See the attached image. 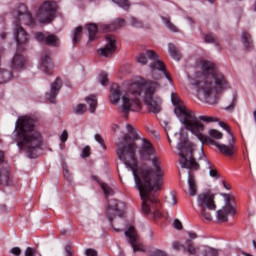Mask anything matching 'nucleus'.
Segmentation results:
<instances>
[{
	"label": "nucleus",
	"mask_w": 256,
	"mask_h": 256,
	"mask_svg": "<svg viewBox=\"0 0 256 256\" xmlns=\"http://www.w3.org/2000/svg\"><path fill=\"white\" fill-rule=\"evenodd\" d=\"M138 63L141 65H149L151 69V77L155 80L136 79L130 80L121 90L119 85L113 84L110 88V102L112 105L120 104V111L127 118L129 113L140 111L142 99L150 113H161V97L157 95L161 84L158 82L162 75L169 78V74L165 68V63L159 59V55L153 50H147L144 54H139L137 57Z\"/></svg>",
	"instance_id": "1"
},
{
	"label": "nucleus",
	"mask_w": 256,
	"mask_h": 256,
	"mask_svg": "<svg viewBox=\"0 0 256 256\" xmlns=\"http://www.w3.org/2000/svg\"><path fill=\"white\" fill-rule=\"evenodd\" d=\"M128 135L123 137V141L117 144V155L120 161L132 171L136 187L145 201L151 191H161L165 183V170L161 164V159L157 157V151L149 140L143 139L139 150L141 161H151L152 167L144 163L137 165V144L139 140L137 129L131 124H126Z\"/></svg>",
	"instance_id": "2"
},
{
	"label": "nucleus",
	"mask_w": 256,
	"mask_h": 256,
	"mask_svg": "<svg viewBox=\"0 0 256 256\" xmlns=\"http://www.w3.org/2000/svg\"><path fill=\"white\" fill-rule=\"evenodd\" d=\"M188 82L194 87L199 99L207 103H217V95L229 89V81L223 73L215 68V64L207 60H199L188 74Z\"/></svg>",
	"instance_id": "3"
},
{
	"label": "nucleus",
	"mask_w": 256,
	"mask_h": 256,
	"mask_svg": "<svg viewBox=\"0 0 256 256\" xmlns=\"http://www.w3.org/2000/svg\"><path fill=\"white\" fill-rule=\"evenodd\" d=\"M171 101L172 105L174 106V113L176 117H178L179 121L182 122V125H184L186 131H191L192 135H195V137H197L201 143H205L207 141L209 143V141H213V139L216 141L223 139V133L217 129H210L208 131V137L203 134V131H205V125L199 122L193 111L187 109L177 93L171 94Z\"/></svg>",
	"instance_id": "4"
},
{
	"label": "nucleus",
	"mask_w": 256,
	"mask_h": 256,
	"mask_svg": "<svg viewBox=\"0 0 256 256\" xmlns=\"http://www.w3.org/2000/svg\"><path fill=\"white\" fill-rule=\"evenodd\" d=\"M15 131H18V145L22 149L28 150L30 159H35L37 154H33V152L41 147V134L35 131L33 119L27 116L19 118L16 122Z\"/></svg>",
	"instance_id": "5"
},
{
	"label": "nucleus",
	"mask_w": 256,
	"mask_h": 256,
	"mask_svg": "<svg viewBox=\"0 0 256 256\" xmlns=\"http://www.w3.org/2000/svg\"><path fill=\"white\" fill-rule=\"evenodd\" d=\"M180 139V143L177 146L180 157V165L183 169H191L192 171H199L200 166L195 158H193V151H195V145L187 140V130L182 128L177 134Z\"/></svg>",
	"instance_id": "6"
},
{
	"label": "nucleus",
	"mask_w": 256,
	"mask_h": 256,
	"mask_svg": "<svg viewBox=\"0 0 256 256\" xmlns=\"http://www.w3.org/2000/svg\"><path fill=\"white\" fill-rule=\"evenodd\" d=\"M197 206L200 209V215L207 221H211L213 216L209 211H215V209H217V204H215V194L211 191L200 193L197 196Z\"/></svg>",
	"instance_id": "7"
},
{
	"label": "nucleus",
	"mask_w": 256,
	"mask_h": 256,
	"mask_svg": "<svg viewBox=\"0 0 256 256\" xmlns=\"http://www.w3.org/2000/svg\"><path fill=\"white\" fill-rule=\"evenodd\" d=\"M220 127L227 131V141L228 144H221L215 140H209L210 145H214L218 148L222 155H226V157H233L234 153H237V147H235V137H233V133H231V129L224 122H220Z\"/></svg>",
	"instance_id": "8"
},
{
	"label": "nucleus",
	"mask_w": 256,
	"mask_h": 256,
	"mask_svg": "<svg viewBox=\"0 0 256 256\" xmlns=\"http://www.w3.org/2000/svg\"><path fill=\"white\" fill-rule=\"evenodd\" d=\"M157 191L161 190H152L147 195L146 199L144 200L143 197L140 195L142 200V211L146 215H149L151 211H153L154 219H160L161 211L157 209L156 203H159V199L157 198Z\"/></svg>",
	"instance_id": "9"
},
{
	"label": "nucleus",
	"mask_w": 256,
	"mask_h": 256,
	"mask_svg": "<svg viewBox=\"0 0 256 256\" xmlns=\"http://www.w3.org/2000/svg\"><path fill=\"white\" fill-rule=\"evenodd\" d=\"M57 5L51 1L44 2L38 9L37 19L41 23H51L55 19Z\"/></svg>",
	"instance_id": "10"
},
{
	"label": "nucleus",
	"mask_w": 256,
	"mask_h": 256,
	"mask_svg": "<svg viewBox=\"0 0 256 256\" xmlns=\"http://www.w3.org/2000/svg\"><path fill=\"white\" fill-rule=\"evenodd\" d=\"M15 20L14 25L17 27H21V25H34L35 20H33V16L27 10V6L21 4L18 6L16 13L14 14Z\"/></svg>",
	"instance_id": "11"
},
{
	"label": "nucleus",
	"mask_w": 256,
	"mask_h": 256,
	"mask_svg": "<svg viewBox=\"0 0 256 256\" xmlns=\"http://www.w3.org/2000/svg\"><path fill=\"white\" fill-rule=\"evenodd\" d=\"M125 213V203L115 199L109 200L106 206V217L109 221H114L115 217H123Z\"/></svg>",
	"instance_id": "12"
},
{
	"label": "nucleus",
	"mask_w": 256,
	"mask_h": 256,
	"mask_svg": "<svg viewBox=\"0 0 256 256\" xmlns=\"http://www.w3.org/2000/svg\"><path fill=\"white\" fill-rule=\"evenodd\" d=\"M237 213V208L235 205L227 202L220 210L216 212V218L219 223H227L229 221L230 215H235Z\"/></svg>",
	"instance_id": "13"
},
{
	"label": "nucleus",
	"mask_w": 256,
	"mask_h": 256,
	"mask_svg": "<svg viewBox=\"0 0 256 256\" xmlns=\"http://www.w3.org/2000/svg\"><path fill=\"white\" fill-rule=\"evenodd\" d=\"M125 236L129 238L134 253L137 251H145V246L139 241V235L135 227L130 226L128 230L125 231Z\"/></svg>",
	"instance_id": "14"
},
{
	"label": "nucleus",
	"mask_w": 256,
	"mask_h": 256,
	"mask_svg": "<svg viewBox=\"0 0 256 256\" xmlns=\"http://www.w3.org/2000/svg\"><path fill=\"white\" fill-rule=\"evenodd\" d=\"M116 49L117 40L115 39V36L108 35L106 36V45L102 49L98 50V53L99 55H102V57H109L115 53Z\"/></svg>",
	"instance_id": "15"
},
{
	"label": "nucleus",
	"mask_w": 256,
	"mask_h": 256,
	"mask_svg": "<svg viewBox=\"0 0 256 256\" xmlns=\"http://www.w3.org/2000/svg\"><path fill=\"white\" fill-rule=\"evenodd\" d=\"M198 159L199 161H202L204 169H207L209 171L210 177H215L216 179H219V172H217V168L215 167V165L211 164L209 159H207L205 152H203V146H201L200 148V155Z\"/></svg>",
	"instance_id": "16"
},
{
	"label": "nucleus",
	"mask_w": 256,
	"mask_h": 256,
	"mask_svg": "<svg viewBox=\"0 0 256 256\" xmlns=\"http://www.w3.org/2000/svg\"><path fill=\"white\" fill-rule=\"evenodd\" d=\"M14 39L18 43V51L21 49V45H25L29 41V36L23 27L16 26L14 27Z\"/></svg>",
	"instance_id": "17"
},
{
	"label": "nucleus",
	"mask_w": 256,
	"mask_h": 256,
	"mask_svg": "<svg viewBox=\"0 0 256 256\" xmlns=\"http://www.w3.org/2000/svg\"><path fill=\"white\" fill-rule=\"evenodd\" d=\"M35 39L36 41H40L41 43H45L46 45H53L54 47L58 45L59 43V38L55 36L54 34H49V33H41L37 32L35 34Z\"/></svg>",
	"instance_id": "18"
},
{
	"label": "nucleus",
	"mask_w": 256,
	"mask_h": 256,
	"mask_svg": "<svg viewBox=\"0 0 256 256\" xmlns=\"http://www.w3.org/2000/svg\"><path fill=\"white\" fill-rule=\"evenodd\" d=\"M61 87H63V82L61 81V78H56V80L51 85L50 92L46 93V99H48L50 103H55V97L59 95Z\"/></svg>",
	"instance_id": "19"
},
{
	"label": "nucleus",
	"mask_w": 256,
	"mask_h": 256,
	"mask_svg": "<svg viewBox=\"0 0 256 256\" xmlns=\"http://www.w3.org/2000/svg\"><path fill=\"white\" fill-rule=\"evenodd\" d=\"M42 71L46 73V75H52L53 69H55V65L53 64V60L49 57V54L42 55Z\"/></svg>",
	"instance_id": "20"
},
{
	"label": "nucleus",
	"mask_w": 256,
	"mask_h": 256,
	"mask_svg": "<svg viewBox=\"0 0 256 256\" xmlns=\"http://www.w3.org/2000/svg\"><path fill=\"white\" fill-rule=\"evenodd\" d=\"M3 161H5V154L3 151H0V163H3ZM3 183H5V185H12L11 175L9 171L0 169V185H3Z\"/></svg>",
	"instance_id": "21"
},
{
	"label": "nucleus",
	"mask_w": 256,
	"mask_h": 256,
	"mask_svg": "<svg viewBox=\"0 0 256 256\" xmlns=\"http://www.w3.org/2000/svg\"><path fill=\"white\" fill-rule=\"evenodd\" d=\"M125 25V20L121 18H117L110 25H102V31H117V29H121Z\"/></svg>",
	"instance_id": "22"
},
{
	"label": "nucleus",
	"mask_w": 256,
	"mask_h": 256,
	"mask_svg": "<svg viewBox=\"0 0 256 256\" xmlns=\"http://www.w3.org/2000/svg\"><path fill=\"white\" fill-rule=\"evenodd\" d=\"M188 195H190V197L197 195V182L195 181V176L192 174L188 176Z\"/></svg>",
	"instance_id": "23"
},
{
	"label": "nucleus",
	"mask_w": 256,
	"mask_h": 256,
	"mask_svg": "<svg viewBox=\"0 0 256 256\" xmlns=\"http://www.w3.org/2000/svg\"><path fill=\"white\" fill-rule=\"evenodd\" d=\"M23 65H25V58L23 57V55L16 54L11 62L12 69H23Z\"/></svg>",
	"instance_id": "24"
},
{
	"label": "nucleus",
	"mask_w": 256,
	"mask_h": 256,
	"mask_svg": "<svg viewBox=\"0 0 256 256\" xmlns=\"http://www.w3.org/2000/svg\"><path fill=\"white\" fill-rule=\"evenodd\" d=\"M85 101L89 105L90 113H95V111L97 110V105H98L97 96L90 95L85 98Z\"/></svg>",
	"instance_id": "25"
},
{
	"label": "nucleus",
	"mask_w": 256,
	"mask_h": 256,
	"mask_svg": "<svg viewBox=\"0 0 256 256\" xmlns=\"http://www.w3.org/2000/svg\"><path fill=\"white\" fill-rule=\"evenodd\" d=\"M185 251H187V253H189V255H197V252L199 251V248L195 246L193 241L186 240Z\"/></svg>",
	"instance_id": "26"
},
{
	"label": "nucleus",
	"mask_w": 256,
	"mask_h": 256,
	"mask_svg": "<svg viewBox=\"0 0 256 256\" xmlns=\"http://www.w3.org/2000/svg\"><path fill=\"white\" fill-rule=\"evenodd\" d=\"M12 77L13 74L11 72L0 69V85L3 83H8V81H11Z\"/></svg>",
	"instance_id": "27"
},
{
	"label": "nucleus",
	"mask_w": 256,
	"mask_h": 256,
	"mask_svg": "<svg viewBox=\"0 0 256 256\" xmlns=\"http://www.w3.org/2000/svg\"><path fill=\"white\" fill-rule=\"evenodd\" d=\"M168 49L172 58H174L176 61L181 60V54L179 53V50H177V47H175V45L169 44Z\"/></svg>",
	"instance_id": "28"
},
{
	"label": "nucleus",
	"mask_w": 256,
	"mask_h": 256,
	"mask_svg": "<svg viewBox=\"0 0 256 256\" xmlns=\"http://www.w3.org/2000/svg\"><path fill=\"white\" fill-rule=\"evenodd\" d=\"M86 29L88 31V36L90 41H93L95 39V35H97V25L96 24H88L86 26Z\"/></svg>",
	"instance_id": "29"
},
{
	"label": "nucleus",
	"mask_w": 256,
	"mask_h": 256,
	"mask_svg": "<svg viewBox=\"0 0 256 256\" xmlns=\"http://www.w3.org/2000/svg\"><path fill=\"white\" fill-rule=\"evenodd\" d=\"M242 43L246 49H251V45H252L251 34L244 32L242 34Z\"/></svg>",
	"instance_id": "30"
},
{
	"label": "nucleus",
	"mask_w": 256,
	"mask_h": 256,
	"mask_svg": "<svg viewBox=\"0 0 256 256\" xmlns=\"http://www.w3.org/2000/svg\"><path fill=\"white\" fill-rule=\"evenodd\" d=\"M197 120L199 121V123H201V121H203V123H217V121H219L217 117L207 116V115L199 116Z\"/></svg>",
	"instance_id": "31"
},
{
	"label": "nucleus",
	"mask_w": 256,
	"mask_h": 256,
	"mask_svg": "<svg viewBox=\"0 0 256 256\" xmlns=\"http://www.w3.org/2000/svg\"><path fill=\"white\" fill-rule=\"evenodd\" d=\"M83 33V27L78 26L73 33V42L78 43L81 41V35Z\"/></svg>",
	"instance_id": "32"
},
{
	"label": "nucleus",
	"mask_w": 256,
	"mask_h": 256,
	"mask_svg": "<svg viewBox=\"0 0 256 256\" xmlns=\"http://www.w3.org/2000/svg\"><path fill=\"white\" fill-rule=\"evenodd\" d=\"M202 255L203 256H218L217 250L208 247V246H204L203 250H202Z\"/></svg>",
	"instance_id": "33"
},
{
	"label": "nucleus",
	"mask_w": 256,
	"mask_h": 256,
	"mask_svg": "<svg viewBox=\"0 0 256 256\" xmlns=\"http://www.w3.org/2000/svg\"><path fill=\"white\" fill-rule=\"evenodd\" d=\"M100 185L105 197H110V195H113V189L109 187V185L105 183H102Z\"/></svg>",
	"instance_id": "34"
},
{
	"label": "nucleus",
	"mask_w": 256,
	"mask_h": 256,
	"mask_svg": "<svg viewBox=\"0 0 256 256\" xmlns=\"http://www.w3.org/2000/svg\"><path fill=\"white\" fill-rule=\"evenodd\" d=\"M85 111H87V106H85V104H78L74 107V113H76V115H83Z\"/></svg>",
	"instance_id": "35"
},
{
	"label": "nucleus",
	"mask_w": 256,
	"mask_h": 256,
	"mask_svg": "<svg viewBox=\"0 0 256 256\" xmlns=\"http://www.w3.org/2000/svg\"><path fill=\"white\" fill-rule=\"evenodd\" d=\"M130 23L132 27H136V29H141L143 28V22L139 21L137 18L135 17H131L130 18Z\"/></svg>",
	"instance_id": "36"
},
{
	"label": "nucleus",
	"mask_w": 256,
	"mask_h": 256,
	"mask_svg": "<svg viewBox=\"0 0 256 256\" xmlns=\"http://www.w3.org/2000/svg\"><path fill=\"white\" fill-rule=\"evenodd\" d=\"M94 138L95 141H97V143L101 145L102 149H107V147L105 146V140L103 139V136H101L100 134H95Z\"/></svg>",
	"instance_id": "37"
},
{
	"label": "nucleus",
	"mask_w": 256,
	"mask_h": 256,
	"mask_svg": "<svg viewBox=\"0 0 256 256\" xmlns=\"http://www.w3.org/2000/svg\"><path fill=\"white\" fill-rule=\"evenodd\" d=\"M115 3H117L118 5H120V7H122V9H125L127 11V9H129V1L128 0H114Z\"/></svg>",
	"instance_id": "38"
},
{
	"label": "nucleus",
	"mask_w": 256,
	"mask_h": 256,
	"mask_svg": "<svg viewBox=\"0 0 256 256\" xmlns=\"http://www.w3.org/2000/svg\"><path fill=\"white\" fill-rule=\"evenodd\" d=\"M235 105H237V98L235 96L232 97L231 103L226 106V111H233L235 109Z\"/></svg>",
	"instance_id": "39"
},
{
	"label": "nucleus",
	"mask_w": 256,
	"mask_h": 256,
	"mask_svg": "<svg viewBox=\"0 0 256 256\" xmlns=\"http://www.w3.org/2000/svg\"><path fill=\"white\" fill-rule=\"evenodd\" d=\"M164 21L168 27V29H170V31H173L174 33H177V26H175L173 23H171V21H169V19L164 18Z\"/></svg>",
	"instance_id": "40"
},
{
	"label": "nucleus",
	"mask_w": 256,
	"mask_h": 256,
	"mask_svg": "<svg viewBox=\"0 0 256 256\" xmlns=\"http://www.w3.org/2000/svg\"><path fill=\"white\" fill-rule=\"evenodd\" d=\"M99 81H100L101 85H107V83L109 82V78H107V73L102 72L100 74Z\"/></svg>",
	"instance_id": "41"
},
{
	"label": "nucleus",
	"mask_w": 256,
	"mask_h": 256,
	"mask_svg": "<svg viewBox=\"0 0 256 256\" xmlns=\"http://www.w3.org/2000/svg\"><path fill=\"white\" fill-rule=\"evenodd\" d=\"M89 155H91V147L90 146H86L82 150L81 157L85 158V157H89Z\"/></svg>",
	"instance_id": "42"
},
{
	"label": "nucleus",
	"mask_w": 256,
	"mask_h": 256,
	"mask_svg": "<svg viewBox=\"0 0 256 256\" xmlns=\"http://www.w3.org/2000/svg\"><path fill=\"white\" fill-rule=\"evenodd\" d=\"M172 247L176 251H181V249H183V251H185V246L183 244L179 243V242H173Z\"/></svg>",
	"instance_id": "43"
},
{
	"label": "nucleus",
	"mask_w": 256,
	"mask_h": 256,
	"mask_svg": "<svg viewBox=\"0 0 256 256\" xmlns=\"http://www.w3.org/2000/svg\"><path fill=\"white\" fill-rule=\"evenodd\" d=\"M67 139H69V133L67 132V130H64L62 132V134L60 135V141L62 143H65V141H67Z\"/></svg>",
	"instance_id": "44"
},
{
	"label": "nucleus",
	"mask_w": 256,
	"mask_h": 256,
	"mask_svg": "<svg viewBox=\"0 0 256 256\" xmlns=\"http://www.w3.org/2000/svg\"><path fill=\"white\" fill-rule=\"evenodd\" d=\"M35 253H36L35 248L28 247V248H26L24 255L25 256H35Z\"/></svg>",
	"instance_id": "45"
},
{
	"label": "nucleus",
	"mask_w": 256,
	"mask_h": 256,
	"mask_svg": "<svg viewBox=\"0 0 256 256\" xmlns=\"http://www.w3.org/2000/svg\"><path fill=\"white\" fill-rule=\"evenodd\" d=\"M86 256H97V250L89 248L85 251Z\"/></svg>",
	"instance_id": "46"
},
{
	"label": "nucleus",
	"mask_w": 256,
	"mask_h": 256,
	"mask_svg": "<svg viewBox=\"0 0 256 256\" xmlns=\"http://www.w3.org/2000/svg\"><path fill=\"white\" fill-rule=\"evenodd\" d=\"M10 253H11L12 255L19 256V255H21V248H19V247H14V248H12V249L10 250Z\"/></svg>",
	"instance_id": "47"
},
{
	"label": "nucleus",
	"mask_w": 256,
	"mask_h": 256,
	"mask_svg": "<svg viewBox=\"0 0 256 256\" xmlns=\"http://www.w3.org/2000/svg\"><path fill=\"white\" fill-rule=\"evenodd\" d=\"M205 41H206V43H215V38L213 35L208 34L205 36Z\"/></svg>",
	"instance_id": "48"
},
{
	"label": "nucleus",
	"mask_w": 256,
	"mask_h": 256,
	"mask_svg": "<svg viewBox=\"0 0 256 256\" xmlns=\"http://www.w3.org/2000/svg\"><path fill=\"white\" fill-rule=\"evenodd\" d=\"M151 256H167V254L162 250H155L152 252Z\"/></svg>",
	"instance_id": "49"
},
{
	"label": "nucleus",
	"mask_w": 256,
	"mask_h": 256,
	"mask_svg": "<svg viewBox=\"0 0 256 256\" xmlns=\"http://www.w3.org/2000/svg\"><path fill=\"white\" fill-rule=\"evenodd\" d=\"M65 253H66V256H73V252L71 251V245L67 244L65 246Z\"/></svg>",
	"instance_id": "50"
},
{
	"label": "nucleus",
	"mask_w": 256,
	"mask_h": 256,
	"mask_svg": "<svg viewBox=\"0 0 256 256\" xmlns=\"http://www.w3.org/2000/svg\"><path fill=\"white\" fill-rule=\"evenodd\" d=\"M174 227L175 229H183V224L179 220L174 221Z\"/></svg>",
	"instance_id": "51"
},
{
	"label": "nucleus",
	"mask_w": 256,
	"mask_h": 256,
	"mask_svg": "<svg viewBox=\"0 0 256 256\" xmlns=\"http://www.w3.org/2000/svg\"><path fill=\"white\" fill-rule=\"evenodd\" d=\"M111 225H112V228L114 229V231H117V232L121 231V228H119V226H117V224L112 222Z\"/></svg>",
	"instance_id": "52"
},
{
	"label": "nucleus",
	"mask_w": 256,
	"mask_h": 256,
	"mask_svg": "<svg viewBox=\"0 0 256 256\" xmlns=\"http://www.w3.org/2000/svg\"><path fill=\"white\" fill-rule=\"evenodd\" d=\"M190 239H197V234L193 233V232H189L188 233Z\"/></svg>",
	"instance_id": "53"
},
{
	"label": "nucleus",
	"mask_w": 256,
	"mask_h": 256,
	"mask_svg": "<svg viewBox=\"0 0 256 256\" xmlns=\"http://www.w3.org/2000/svg\"><path fill=\"white\" fill-rule=\"evenodd\" d=\"M172 199V205H177V200L175 199V196H171Z\"/></svg>",
	"instance_id": "54"
},
{
	"label": "nucleus",
	"mask_w": 256,
	"mask_h": 256,
	"mask_svg": "<svg viewBox=\"0 0 256 256\" xmlns=\"http://www.w3.org/2000/svg\"><path fill=\"white\" fill-rule=\"evenodd\" d=\"M118 223H123V218L118 219Z\"/></svg>",
	"instance_id": "55"
},
{
	"label": "nucleus",
	"mask_w": 256,
	"mask_h": 256,
	"mask_svg": "<svg viewBox=\"0 0 256 256\" xmlns=\"http://www.w3.org/2000/svg\"><path fill=\"white\" fill-rule=\"evenodd\" d=\"M210 3H215V0H208Z\"/></svg>",
	"instance_id": "56"
},
{
	"label": "nucleus",
	"mask_w": 256,
	"mask_h": 256,
	"mask_svg": "<svg viewBox=\"0 0 256 256\" xmlns=\"http://www.w3.org/2000/svg\"><path fill=\"white\" fill-rule=\"evenodd\" d=\"M245 256H253V255H251V254L247 253V254H245Z\"/></svg>",
	"instance_id": "57"
},
{
	"label": "nucleus",
	"mask_w": 256,
	"mask_h": 256,
	"mask_svg": "<svg viewBox=\"0 0 256 256\" xmlns=\"http://www.w3.org/2000/svg\"><path fill=\"white\" fill-rule=\"evenodd\" d=\"M2 39H5V34H2Z\"/></svg>",
	"instance_id": "58"
}]
</instances>
